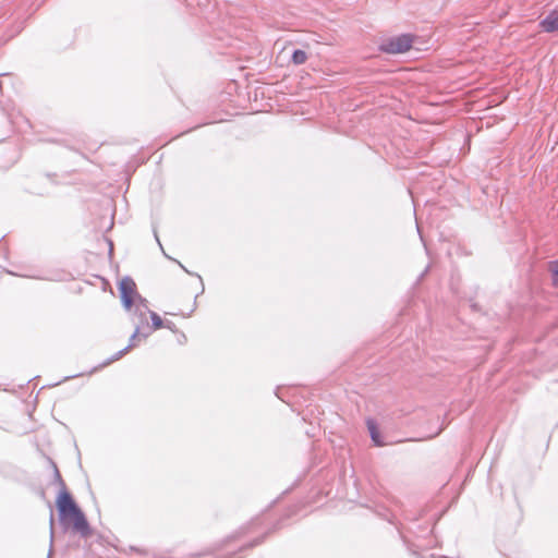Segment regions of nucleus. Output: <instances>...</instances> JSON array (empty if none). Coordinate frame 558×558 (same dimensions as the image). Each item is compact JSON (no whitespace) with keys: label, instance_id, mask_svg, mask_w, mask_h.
Returning a JSON list of instances; mask_svg holds the SVG:
<instances>
[{"label":"nucleus","instance_id":"1","mask_svg":"<svg viewBox=\"0 0 558 558\" xmlns=\"http://www.w3.org/2000/svg\"><path fill=\"white\" fill-rule=\"evenodd\" d=\"M56 505L60 522L65 527L72 529L83 537H87L90 534L89 524L84 513L68 492L64 490L58 495Z\"/></svg>","mask_w":558,"mask_h":558},{"label":"nucleus","instance_id":"2","mask_svg":"<svg viewBox=\"0 0 558 558\" xmlns=\"http://www.w3.org/2000/svg\"><path fill=\"white\" fill-rule=\"evenodd\" d=\"M414 40V35L401 34L384 39L379 45V49L380 51L390 54L404 53L412 48Z\"/></svg>","mask_w":558,"mask_h":558},{"label":"nucleus","instance_id":"3","mask_svg":"<svg viewBox=\"0 0 558 558\" xmlns=\"http://www.w3.org/2000/svg\"><path fill=\"white\" fill-rule=\"evenodd\" d=\"M120 298L123 305L130 310L138 296L135 282L130 278H124L119 283Z\"/></svg>","mask_w":558,"mask_h":558},{"label":"nucleus","instance_id":"4","mask_svg":"<svg viewBox=\"0 0 558 558\" xmlns=\"http://www.w3.org/2000/svg\"><path fill=\"white\" fill-rule=\"evenodd\" d=\"M539 25L547 33L558 31V10L551 11Z\"/></svg>","mask_w":558,"mask_h":558},{"label":"nucleus","instance_id":"5","mask_svg":"<svg viewBox=\"0 0 558 558\" xmlns=\"http://www.w3.org/2000/svg\"><path fill=\"white\" fill-rule=\"evenodd\" d=\"M148 315L151 320V329L153 330H158L161 328H169V329L172 328L171 323L163 322V319L156 312L148 311Z\"/></svg>","mask_w":558,"mask_h":558},{"label":"nucleus","instance_id":"6","mask_svg":"<svg viewBox=\"0 0 558 558\" xmlns=\"http://www.w3.org/2000/svg\"><path fill=\"white\" fill-rule=\"evenodd\" d=\"M366 425H367L368 432L371 434V437H372V440L374 441V444L376 446H383L384 444L380 440L379 430H378V427H377V424L375 423V421L372 418H368L366 421Z\"/></svg>","mask_w":558,"mask_h":558},{"label":"nucleus","instance_id":"7","mask_svg":"<svg viewBox=\"0 0 558 558\" xmlns=\"http://www.w3.org/2000/svg\"><path fill=\"white\" fill-rule=\"evenodd\" d=\"M307 60V54L304 50H295L292 54V62L296 65L304 64Z\"/></svg>","mask_w":558,"mask_h":558},{"label":"nucleus","instance_id":"8","mask_svg":"<svg viewBox=\"0 0 558 558\" xmlns=\"http://www.w3.org/2000/svg\"><path fill=\"white\" fill-rule=\"evenodd\" d=\"M549 270L551 272L553 277V283L554 286L558 287V260L553 262L549 266Z\"/></svg>","mask_w":558,"mask_h":558},{"label":"nucleus","instance_id":"9","mask_svg":"<svg viewBox=\"0 0 558 558\" xmlns=\"http://www.w3.org/2000/svg\"><path fill=\"white\" fill-rule=\"evenodd\" d=\"M137 341H140V331L135 330V332L131 337L130 344L125 348L124 352H128L130 349L136 347Z\"/></svg>","mask_w":558,"mask_h":558}]
</instances>
